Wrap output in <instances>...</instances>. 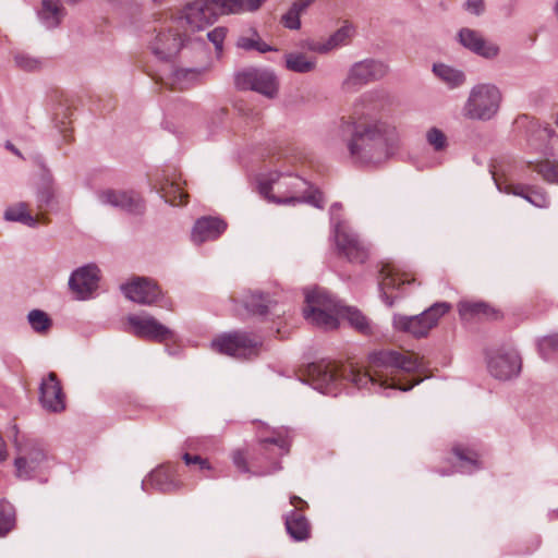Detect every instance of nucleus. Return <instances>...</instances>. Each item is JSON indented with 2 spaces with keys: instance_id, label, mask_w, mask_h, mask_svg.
<instances>
[{
  "instance_id": "1",
  "label": "nucleus",
  "mask_w": 558,
  "mask_h": 558,
  "mask_svg": "<svg viewBox=\"0 0 558 558\" xmlns=\"http://www.w3.org/2000/svg\"><path fill=\"white\" fill-rule=\"evenodd\" d=\"M420 367L421 362L414 353L383 350L369 355L365 372L352 365L323 361L308 365L307 376L313 388L325 395L336 396L343 381H349L359 389L378 387L408 391L411 387L401 386L396 376L399 372L412 373Z\"/></svg>"
},
{
  "instance_id": "2",
  "label": "nucleus",
  "mask_w": 558,
  "mask_h": 558,
  "mask_svg": "<svg viewBox=\"0 0 558 558\" xmlns=\"http://www.w3.org/2000/svg\"><path fill=\"white\" fill-rule=\"evenodd\" d=\"M340 126L350 133L347 149L351 161L359 167H379L395 156L400 147L399 131L388 121L357 123L342 120Z\"/></svg>"
},
{
  "instance_id": "3",
  "label": "nucleus",
  "mask_w": 558,
  "mask_h": 558,
  "mask_svg": "<svg viewBox=\"0 0 558 558\" xmlns=\"http://www.w3.org/2000/svg\"><path fill=\"white\" fill-rule=\"evenodd\" d=\"M258 190L267 201L277 205L295 206L306 203L323 208L325 203L318 190L294 174L271 172L259 180Z\"/></svg>"
},
{
  "instance_id": "4",
  "label": "nucleus",
  "mask_w": 558,
  "mask_h": 558,
  "mask_svg": "<svg viewBox=\"0 0 558 558\" xmlns=\"http://www.w3.org/2000/svg\"><path fill=\"white\" fill-rule=\"evenodd\" d=\"M304 318L325 330L336 329L339 325L341 304L328 291L316 288L305 294Z\"/></svg>"
},
{
  "instance_id": "5",
  "label": "nucleus",
  "mask_w": 558,
  "mask_h": 558,
  "mask_svg": "<svg viewBox=\"0 0 558 558\" xmlns=\"http://www.w3.org/2000/svg\"><path fill=\"white\" fill-rule=\"evenodd\" d=\"M501 99V92L495 84H476L469 93V97L462 108V113L470 120H492L500 108Z\"/></svg>"
},
{
  "instance_id": "6",
  "label": "nucleus",
  "mask_w": 558,
  "mask_h": 558,
  "mask_svg": "<svg viewBox=\"0 0 558 558\" xmlns=\"http://www.w3.org/2000/svg\"><path fill=\"white\" fill-rule=\"evenodd\" d=\"M12 429L14 430V446L17 450L14 460L15 474L20 480L27 481L41 472L47 462V454L37 440L21 441L17 437V427L14 425Z\"/></svg>"
},
{
  "instance_id": "7",
  "label": "nucleus",
  "mask_w": 558,
  "mask_h": 558,
  "mask_svg": "<svg viewBox=\"0 0 558 558\" xmlns=\"http://www.w3.org/2000/svg\"><path fill=\"white\" fill-rule=\"evenodd\" d=\"M450 308L451 305L449 303L437 302L418 315L395 314L392 325L395 329L408 332L416 338L425 337Z\"/></svg>"
},
{
  "instance_id": "8",
  "label": "nucleus",
  "mask_w": 558,
  "mask_h": 558,
  "mask_svg": "<svg viewBox=\"0 0 558 558\" xmlns=\"http://www.w3.org/2000/svg\"><path fill=\"white\" fill-rule=\"evenodd\" d=\"M211 345L220 353L239 359H248L258 355L262 340L254 333L235 331L215 339Z\"/></svg>"
},
{
  "instance_id": "9",
  "label": "nucleus",
  "mask_w": 558,
  "mask_h": 558,
  "mask_svg": "<svg viewBox=\"0 0 558 558\" xmlns=\"http://www.w3.org/2000/svg\"><path fill=\"white\" fill-rule=\"evenodd\" d=\"M234 83L241 90H254L267 98H275L279 88L277 76L272 71L256 68L239 71Z\"/></svg>"
},
{
  "instance_id": "10",
  "label": "nucleus",
  "mask_w": 558,
  "mask_h": 558,
  "mask_svg": "<svg viewBox=\"0 0 558 558\" xmlns=\"http://www.w3.org/2000/svg\"><path fill=\"white\" fill-rule=\"evenodd\" d=\"M337 248L350 263L363 264L369 256V245L347 223L335 227Z\"/></svg>"
},
{
  "instance_id": "11",
  "label": "nucleus",
  "mask_w": 558,
  "mask_h": 558,
  "mask_svg": "<svg viewBox=\"0 0 558 558\" xmlns=\"http://www.w3.org/2000/svg\"><path fill=\"white\" fill-rule=\"evenodd\" d=\"M387 73V65L374 59H365L355 62L348 71L342 82V89L354 93L366 84L383 78Z\"/></svg>"
},
{
  "instance_id": "12",
  "label": "nucleus",
  "mask_w": 558,
  "mask_h": 558,
  "mask_svg": "<svg viewBox=\"0 0 558 558\" xmlns=\"http://www.w3.org/2000/svg\"><path fill=\"white\" fill-rule=\"evenodd\" d=\"M192 32L203 31L218 20V14L209 0H195L182 11L180 17Z\"/></svg>"
},
{
  "instance_id": "13",
  "label": "nucleus",
  "mask_w": 558,
  "mask_h": 558,
  "mask_svg": "<svg viewBox=\"0 0 558 558\" xmlns=\"http://www.w3.org/2000/svg\"><path fill=\"white\" fill-rule=\"evenodd\" d=\"M488 371L499 380H509L519 375L521 371V357L517 351L496 350L488 357Z\"/></svg>"
},
{
  "instance_id": "14",
  "label": "nucleus",
  "mask_w": 558,
  "mask_h": 558,
  "mask_svg": "<svg viewBox=\"0 0 558 558\" xmlns=\"http://www.w3.org/2000/svg\"><path fill=\"white\" fill-rule=\"evenodd\" d=\"M39 401L41 407L48 412L60 413L65 410V395L57 375L52 372L41 380Z\"/></svg>"
},
{
  "instance_id": "15",
  "label": "nucleus",
  "mask_w": 558,
  "mask_h": 558,
  "mask_svg": "<svg viewBox=\"0 0 558 558\" xmlns=\"http://www.w3.org/2000/svg\"><path fill=\"white\" fill-rule=\"evenodd\" d=\"M121 289L129 300L143 305L155 303L161 294L159 287L145 277H137L131 282L122 284Z\"/></svg>"
},
{
  "instance_id": "16",
  "label": "nucleus",
  "mask_w": 558,
  "mask_h": 558,
  "mask_svg": "<svg viewBox=\"0 0 558 558\" xmlns=\"http://www.w3.org/2000/svg\"><path fill=\"white\" fill-rule=\"evenodd\" d=\"M101 204L124 210L129 214L140 215L144 211L142 197L132 191L106 190L98 193Z\"/></svg>"
},
{
  "instance_id": "17",
  "label": "nucleus",
  "mask_w": 558,
  "mask_h": 558,
  "mask_svg": "<svg viewBox=\"0 0 558 558\" xmlns=\"http://www.w3.org/2000/svg\"><path fill=\"white\" fill-rule=\"evenodd\" d=\"M99 269L96 265H86L74 270L69 279L70 289L81 300L87 299L98 287Z\"/></svg>"
},
{
  "instance_id": "18",
  "label": "nucleus",
  "mask_w": 558,
  "mask_h": 558,
  "mask_svg": "<svg viewBox=\"0 0 558 558\" xmlns=\"http://www.w3.org/2000/svg\"><path fill=\"white\" fill-rule=\"evenodd\" d=\"M128 320L137 337L161 342L173 336V332L168 327L160 324L153 316L131 315Z\"/></svg>"
},
{
  "instance_id": "19",
  "label": "nucleus",
  "mask_w": 558,
  "mask_h": 558,
  "mask_svg": "<svg viewBox=\"0 0 558 558\" xmlns=\"http://www.w3.org/2000/svg\"><path fill=\"white\" fill-rule=\"evenodd\" d=\"M459 43L473 53L485 59H494L499 54V47L486 40L483 35L468 27L461 28L458 33Z\"/></svg>"
},
{
  "instance_id": "20",
  "label": "nucleus",
  "mask_w": 558,
  "mask_h": 558,
  "mask_svg": "<svg viewBox=\"0 0 558 558\" xmlns=\"http://www.w3.org/2000/svg\"><path fill=\"white\" fill-rule=\"evenodd\" d=\"M227 229V223L218 217H202L192 230V241L196 244L218 239Z\"/></svg>"
},
{
  "instance_id": "21",
  "label": "nucleus",
  "mask_w": 558,
  "mask_h": 558,
  "mask_svg": "<svg viewBox=\"0 0 558 558\" xmlns=\"http://www.w3.org/2000/svg\"><path fill=\"white\" fill-rule=\"evenodd\" d=\"M153 487L162 493H172L181 488L182 483L174 478L169 468H157L142 482V488Z\"/></svg>"
},
{
  "instance_id": "22",
  "label": "nucleus",
  "mask_w": 558,
  "mask_h": 558,
  "mask_svg": "<svg viewBox=\"0 0 558 558\" xmlns=\"http://www.w3.org/2000/svg\"><path fill=\"white\" fill-rule=\"evenodd\" d=\"M380 275L381 279L378 283L380 296L383 301L391 307L393 305V298L388 294V291L392 289L399 290L401 286L410 283V281L403 278V275H400L398 270L389 264L383 266Z\"/></svg>"
},
{
  "instance_id": "23",
  "label": "nucleus",
  "mask_w": 558,
  "mask_h": 558,
  "mask_svg": "<svg viewBox=\"0 0 558 558\" xmlns=\"http://www.w3.org/2000/svg\"><path fill=\"white\" fill-rule=\"evenodd\" d=\"M182 47V38L171 31L159 33L151 43L153 53L161 60H167Z\"/></svg>"
},
{
  "instance_id": "24",
  "label": "nucleus",
  "mask_w": 558,
  "mask_h": 558,
  "mask_svg": "<svg viewBox=\"0 0 558 558\" xmlns=\"http://www.w3.org/2000/svg\"><path fill=\"white\" fill-rule=\"evenodd\" d=\"M243 305L252 315L266 316L271 314L279 316L280 314V311L277 308L278 303L260 292H251L247 294L243 300Z\"/></svg>"
},
{
  "instance_id": "25",
  "label": "nucleus",
  "mask_w": 558,
  "mask_h": 558,
  "mask_svg": "<svg viewBox=\"0 0 558 558\" xmlns=\"http://www.w3.org/2000/svg\"><path fill=\"white\" fill-rule=\"evenodd\" d=\"M284 524L288 534L296 542H303L311 535V525L307 519L296 510L287 514Z\"/></svg>"
},
{
  "instance_id": "26",
  "label": "nucleus",
  "mask_w": 558,
  "mask_h": 558,
  "mask_svg": "<svg viewBox=\"0 0 558 558\" xmlns=\"http://www.w3.org/2000/svg\"><path fill=\"white\" fill-rule=\"evenodd\" d=\"M64 16V9L59 0H43L38 11V17L46 28H54L60 25Z\"/></svg>"
},
{
  "instance_id": "27",
  "label": "nucleus",
  "mask_w": 558,
  "mask_h": 558,
  "mask_svg": "<svg viewBox=\"0 0 558 558\" xmlns=\"http://www.w3.org/2000/svg\"><path fill=\"white\" fill-rule=\"evenodd\" d=\"M315 0H296L290 9L282 14L280 23L288 29L298 31L301 28V15L306 12Z\"/></svg>"
},
{
  "instance_id": "28",
  "label": "nucleus",
  "mask_w": 558,
  "mask_h": 558,
  "mask_svg": "<svg viewBox=\"0 0 558 558\" xmlns=\"http://www.w3.org/2000/svg\"><path fill=\"white\" fill-rule=\"evenodd\" d=\"M339 318L348 320L351 327L363 335L372 332L369 319L356 307L341 305V314Z\"/></svg>"
},
{
  "instance_id": "29",
  "label": "nucleus",
  "mask_w": 558,
  "mask_h": 558,
  "mask_svg": "<svg viewBox=\"0 0 558 558\" xmlns=\"http://www.w3.org/2000/svg\"><path fill=\"white\" fill-rule=\"evenodd\" d=\"M353 35V27L351 25H344L336 31L325 43L318 44L313 47V50L319 53H326L338 47L347 45Z\"/></svg>"
},
{
  "instance_id": "30",
  "label": "nucleus",
  "mask_w": 558,
  "mask_h": 558,
  "mask_svg": "<svg viewBox=\"0 0 558 558\" xmlns=\"http://www.w3.org/2000/svg\"><path fill=\"white\" fill-rule=\"evenodd\" d=\"M458 311L463 319L492 317L496 314V311L485 302L461 301L458 304Z\"/></svg>"
},
{
  "instance_id": "31",
  "label": "nucleus",
  "mask_w": 558,
  "mask_h": 558,
  "mask_svg": "<svg viewBox=\"0 0 558 558\" xmlns=\"http://www.w3.org/2000/svg\"><path fill=\"white\" fill-rule=\"evenodd\" d=\"M434 74L447 84L450 88H456L465 82V75L462 71L451 68L444 63L433 65Z\"/></svg>"
},
{
  "instance_id": "32",
  "label": "nucleus",
  "mask_w": 558,
  "mask_h": 558,
  "mask_svg": "<svg viewBox=\"0 0 558 558\" xmlns=\"http://www.w3.org/2000/svg\"><path fill=\"white\" fill-rule=\"evenodd\" d=\"M251 36H240L236 40V47L246 51L257 50L265 53L268 51H277L276 48L262 40L258 32L254 28L250 29Z\"/></svg>"
},
{
  "instance_id": "33",
  "label": "nucleus",
  "mask_w": 558,
  "mask_h": 558,
  "mask_svg": "<svg viewBox=\"0 0 558 558\" xmlns=\"http://www.w3.org/2000/svg\"><path fill=\"white\" fill-rule=\"evenodd\" d=\"M286 66L292 72L308 73L315 69L316 62L314 59H308L304 53L290 52L286 54Z\"/></svg>"
},
{
  "instance_id": "34",
  "label": "nucleus",
  "mask_w": 558,
  "mask_h": 558,
  "mask_svg": "<svg viewBox=\"0 0 558 558\" xmlns=\"http://www.w3.org/2000/svg\"><path fill=\"white\" fill-rule=\"evenodd\" d=\"M161 196L173 206L183 205L186 203L187 194H185L181 186L175 182L166 180L165 184L160 186Z\"/></svg>"
},
{
  "instance_id": "35",
  "label": "nucleus",
  "mask_w": 558,
  "mask_h": 558,
  "mask_svg": "<svg viewBox=\"0 0 558 558\" xmlns=\"http://www.w3.org/2000/svg\"><path fill=\"white\" fill-rule=\"evenodd\" d=\"M452 451L456 457L463 463L461 465V472L472 473L473 471L481 468L476 452L460 446L453 447Z\"/></svg>"
},
{
  "instance_id": "36",
  "label": "nucleus",
  "mask_w": 558,
  "mask_h": 558,
  "mask_svg": "<svg viewBox=\"0 0 558 558\" xmlns=\"http://www.w3.org/2000/svg\"><path fill=\"white\" fill-rule=\"evenodd\" d=\"M4 219L8 221L22 222L28 227H35L37 220L27 213V205L25 203H19L15 206L9 207L4 211Z\"/></svg>"
},
{
  "instance_id": "37",
  "label": "nucleus",
  "mask_w": 558,
  "mask_h": 558,
  "mask_svg": "<svg viewBox=\"0 0 558 558\" xmlns=\"http://www.w3.org/2000/svg\"><path fill=\"white\" fill-rule=\"evenodd\" d=\"M15 524V509L8 500L0 501V536L8 534Z\"/></svg>"
},
{
  "instance_id": "38",
  "label": "nucleus",
  "mask_w": 558,
  "mask_h": 558,
  "mask_svg": "<svg viewBox=\"0 0 558 558\" xmlns=\"http://www.w3.org/2000/svg\"><path fill=\"white\" fill-rule=\"evenodd\" d=\"M201 75L195 69H177L172 73V84L179 88H189Z\"/></svg>"
},
{
  "instance_id": "39",
  "label": "nucleus",
  "mask_w": 558,
  "mask_h": 558,
  "mask_svg": "<svg viewBox=\"0 0 558 558\" xmlns=\"http://www.w3.org/2000/svg\"><path fill=\"white\" fill-rule=\"evenodd\" d=\"M535 171L548 183H558V160L545 159L535 166Z\"/></svg>"
},
{
  "instance_id": "40",
  "label": "nucleus",
  "mask_w": 558,
  "mask_h": 558,
  "mask_svg": "<svg viewBox=\"0 0 558 558\" xmlns=\"http://www.w3.org/2000/svg\"><path fill=\"white\" fill-rule=\"evenodd\" d=\"M541 356L548 361L558 353V333H553L541 338L537 341Z\"/></svg>"
},
{
  "instance_id": "41",
  "label": "nucleus",
  "mask_w": 558,
  "mask_h": 558,
  "mask_svg": "<svg viewBox=\"0 0 558 558\" xmlns=\"http://www.w3.org/2000/svg\"><path fill=\"white\" fill-rule=\"evenodd\" d=\"M27 320L32 329L38 333L47 331L52 324L48 314L41 310H32L27 315Z\"/></svg>"
},
{
  "instance_id": "42",
  "label": "nucleus",
  "mask_w": 558,
  "mask_h": 558,
  "mask_svg": "<svg viewBox=\"0 0 558 558\" xmlns=\"http://www.w3.org/2000/svg\"><path fill=\"white\" fill-rule=\"evenodd\" d=\"M214 5L218 17L220 15L242 13L241 0H209Z\"/></svg>"
},
{
  "instance_id": "43",
  "label": "nucleus",
  "mask_w": 558,
  "mask_h": 558,
  "mask_svg": "<svg viewBox=\"0 0 558 558\" xmlns=\"http://www.w3.org/2000/svg\"><path fill=\"white\" fill-rule=\"evenodd\" d=\"M497 186H498L499 191H501L506 194H512L514 196L522 197L530 203L533 185L521 184V183H509V184L502 185L501 183L497 182Z\"/></svg>"
},
{
  "instance_id": "44",
  "label": "nucleus",
  "mask_w": 558,
  "mask_h": 558,
  "mask_svg": "<svg viewBox=\"0 0 558 558\" xmlns=\"http://www.w3.org/2000/svg\"><path fill=\"white\" fill-rule=\"evenodd\" d=\"M262 450L266 453L270 451V446L277 447V456H283L289 452V441L283 437H268L259 441Z\"/></svg>"
},
{
  "instance_id": "45",
  "label": "nucleus",
  "mask_w": 558,
  "mask_h": 558,
  "mask_svg": "<svg viewBox=\"0 0 558 558\" xmlns=\"http://www.w3.org/2000/svg\"><path fill=\"white\" fill-rule=\"evenodd\" d=\"M426 141L436 151H441L448 146L447 136L438 128H430L426 132Z\"/></svg>"
},
{
  "instance_id": "46",
  "label": "nucleus",
  "mask_w": 558,
  "mask_h": 558,
  "mask_svg": "<svg viewBox=\"0 0 558 558\" xmlns=\"http://www.w3.org/2000/svg\"><path fill=\"white\" fill-rule=\"evenodd\" d=\"M228 34V28L225 26H217L207 33V39L215 46L217 53L223 50V41Z\"/></svg>"
},
{
  "instance_id": "47",
  "label": "nucleus",
  "mask_w": 558,
  "mask_h": 558,
  "mask_svg": "<svg viewBox=\"0 0 558 558\" xmlns=\"http://www.w3.org/2000/svg\"><path fill=\"white\" fill-rule=\"evenodd\" d=\"M530 204L537 208H548L550 198L544 189L533 185Z\"/></svg>"
},
{
  "instance_id": "48",
  "label": "nucleus",
  "mask_w": 558,
  "mask_h": 558,
  "mask_svg": "<svg viewBox=\"0 0 558 558\" xmlns=\"http://www.w3.org/2000/svg\"><path fill=\"white\" fill-rule=\"evenodd\" d=\"M529 130L532 132V136L529 140L532 145H534V140L545 141L549 138L553 132L550 129L539 125L537 121H529Z\"/></svg>"
},
{
  "instance_id": "49",
  "label": "nucleus",
  "mask_w": 558,
  "mask_h": 558,
  "mask_svg": "<svg viewBox=\"0 0 558 558\" xmlns=\"http://www.w3.org/2000/svg\"><path fill=\"white\" fill-rule=\"evenodd\" d=\"M15 63L19 68L25 71H34L39 68L40 62L27 54H16Z\"/></svg>"
},
{
  "instance_id": "50",
  "label": "nucleus",
  "mask_w": 558,
  "mask_h": 558,
  "mask_svg": "<svg viewBox=\"0 0 558 558\" xmlns=\"http://www.w3.org/2000/svg\"><path fill=\"white\" fill-rule=\"evenodd\" d=\"M232 461H233V464L235 465V468L240 472H243V473L250 472V469H248V465L246 462V458L242 451H240V450L234 451L232 454Z\"/></svg>"
},
{
  "instance_id": "51",
  "label": "nucleus",
  "mask_w": 558,
  "mask_h": 558,
  "mask_svg": "<svg viewBox=\"0 0 558 558\" xmlns=\"http://www.w3.org/2000/svg\"><path fill=\"white\" fill-rule=\"evenodd\" d=\"M464 9L474 15H481L484 10V0H466Z\"/></svg>"
},
{
  "instance_id": "52",
  "label": "nucleus",
  "mask_w": 558,
  "mask_h": 558,
  "mask_svg": "<svg viewBox=\"0 0 558 558\" xmlns=\"http://www.w3.org/2000/svg\"><path fill=\"white\" fill-rule=\"evenodd\" d=\"M265 1L266 0H241L242 13L257 11Z\"/></svg>"
},
{
  "instance_id": "53",
  "label": "nucleus",
  "mask_w": 558,
  "mask_h": 558,
  "mask_svg": "<svg viewBox=\"0 0 558 558\" xmlns=\"http://www.w3.org/2000/svg\"><path fill=\"white\" fill-rule=\"evenodd\" d=\"M51 193L47 190L45 191H41L39 194H38V203H39V207H43L44 205H48L51 201Z\"/></svg>"
},
{
  "instance_id": "54",
  "label": "nucleus",
  "mask_w": 558,
  "mask_h": 558,
  "mask_svg": "<svg viewBox=\"0 0 558 558\" xmlns=\"http://www.w3.org/2000/svg\"><path fill=\"white\" fill-rule=\"evenodd\" d=\"M341 209V205L338 204V203H335L333 205H331L330 207V217H331V222L333 225V228L336 227V225L338 222H341L340 220L337 219V213Z\"/></svg>"
},
{
  "instance_id": "55",
  "label": "nucleus",
  "mask_w": 558,
  "mask_h": 558,
  "mask_svg": "<svg viewBox=\"0 0 558 558\" xmlns=\"http://www.w3.org/2000/svg\"><path fill=\"white\" fill-rule=\"evenodd\" d=\"M201 456H192L190 453H184L182 459L185 462V464H198L201 462Z\"/></svg>"
},
{
  "instance_id": "56",
  "label": "nucleus",
  "mask_w": 558,
  "mask_h": 558,
  "mask_svg": "<svg viewBox=\"0 0 558 558\" xmlns=\"http://www.w3.org/2000/svg\"><path fill=\"white\" fill-rule=\"evenodd\" d=\"M378 92H368V93H365L363 94L361 97H360V100L362 102H371L373 101L377 96H378Z\"/></svg>"
},
{
  "instance_id": "57",
  "label": "nucleus",
  "mask_w": 558,
  "mask_h": 558,
  "mask_svg": "<svg viewBox=\"0 0 558 558\" xmlns=\"http://www.w3.org/2000/svg\"><path fill=\"white\" fill-rule=\"evenodd\" d=\"M7 458V445L3 438L0 436V462L4 461Z\"/></svg>"
},
{
  "instance_id": "58",
  "label": "nucleus",
  "mask_w": 558,
  "mask_h": 558,
  "mask_svg": "<svg viewBox=\"0 0 558 558\" xmlns=\"http://www.w3.org/2000/svg\"><path fill=\"white\" fill-rule=\"evenodd\" d=\"M5 148L12 151L17 157L23 158L21 151L10 141L5 142Z\"/></svg>"
},
{
  "instance_id": "59",
  "label": "nucleus",
  "mask_w": 558,
  "mask_h": 558,
  "mask_svg": "<svg viewBox=\"0 0 558 558\" xmlns=\"http://www.w3.org/2000/svg\"><path fill=\"white\" fill-rule=\"evenodd\" d=\"M201 470H210L211 465L207 459L201 458V462L197 464Z\"/></svg>"
},
{
  "instance_id": "60",
  "label": "nucleus",
  "mask_w": 558,
  "mask_h": 558,
  "mask_svg": "<svg viewBox=\"0 0 558 558\" xmlns=\"http://www.w3.org/2000/svg\"><path fill=\"white\" fill-rule=\"evenodd\" d=\"M553 12H554V15H555L556 22H557V24H558V0H556V1H555V3H554Z\"/></svg>"
},
{
  "instance_id": "61",
  "label": "nucleus",
  "mask_w": 558,
  "mask_h": 558,
  "mask_svg": "<svg viewBox=\"0 0 558 558\" xmlns=\"http://www.w3.org/2000/svg\"><path fill=\"white\" fill-rule=\"evenodd\" d=\"M296 502H303V500L300 497H296V496L291 497V504L293 506H296Z\"/></svg>"
},
{
  "instance_id": "62",
  "label": "nucleus",
  "mask_w": 558,
  "mask_h": 558,
  "mask_svg": "<svg viewBox=\"0 0 558 558\" xmlns=\"http://www.w3.org/2000/svg\"><path fill=\"white\" fill-rule=\"evenodd\" d=\"M527 117H524L523 119L519 120L518 123H522L523 121H526Z\"/></svg>"
},
{
  "instance_id": "63",
  "label": "nucleus",
  "mask_w": 558,
  "mask_h": 558,
  "mask_svg": "<svg viewBox=\"0 0 558 558\" xmlns=\"http://www.w3.org/2000/svg\"><path fill=\"white\" fill-rule=\"evenodd\" d=\"M278 469H280V465L278 463H276L275 470H278Z\"/></svg>"
},
{
  "instance_id": "64",
  "label": "nucleus",
  "mask_w": 558,
  "mask_h": 558,
  "mask_svg": "<svg viewBox=\"0 0 558 558\" xmlns=\"http://www.w3.org/2000/svg\"><path fill=\"white\" fill-rule=\"evenodd\" d=\"M556 124H557V126H558V114H557V118H556Z\"/></svg>"
}]
</instances>
